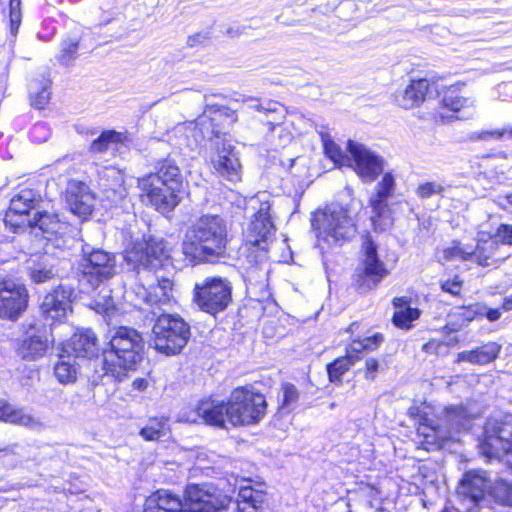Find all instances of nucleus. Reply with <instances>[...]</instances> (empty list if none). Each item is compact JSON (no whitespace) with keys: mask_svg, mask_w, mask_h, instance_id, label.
Listing matches in <instances>:
<instances>
[{"mask_svg":"<svg viewBox=\"0 0 512 512\" xmlns=\"http://www.w3.org/2000/svg\"><path fill=\"white\" fill-rule=\"evenodd\" d=\"M498 422L497 420H492L490 419L486 425H485V431L487 433H490L492 432L495 436H497L498 438H503L502 436V433H503V428L500 427V426H497Z\"/></svg>","mask_w":512,"mask_h":512,"instance_id":"obj_61","label":"nucleus"},{"mask_svg":"<svg viewBox=\"0 0 512 512\" xmlns=\"http://www.w3.org/2000/svg\"><path fill=\"white\" fill-rule=\"evenodd\" d=\"M363 275H359L358 282L366 279L368 287L377 286L384 277L388 275V270L385 264L379 259L377 254V247L370 239L366 237L363 242Z\"/></svg>","mask_w":512,"mask_h":512,"instance_id":"obj_18","label":"nucleus"},{"mask_svg":"<svg viewBox=\"0 0 512 512\" xmlns=\"http://www.w3.org/2000/svg\"><path fill=\"white\" fill-rule=\"evenodd\" d=\"M442 103L451 111L458 112L462 108H474L475 100L471 98H464L457 93L454 87L449 88L443 96Z\"/></svg>","mask_w":512,"mask_h":512,"instance_id":"obj_42","label":"nucleus"},{"mask_svg":"<svg viewBox=\"0 0 512 512\" xmlns=\"http://www.w3.org/2000/svg\"><path fill=\"white\" fill-rule=\"evenodd\" d=\"M395 312L393 315V323L399 327L408 329L412 321L420 316V311L410 306V302L406 297H398L393 300Z\"/></svg>","mask_w":512,"mask_h":512,"instance_id":"obj_32","label":"nucleus"},{"mask_svg":"<svg viewBox=\"0 0 512 512\" xmlns=\"http://www.w3.org/2000/svg\"><path fill=\"white\" fill-rule=\"evenodd\" d=\"M169 432L167 418H151L147 425L141 429L140 435L147 441H156L168 436Z\"/></svg>","mask_w":512,"mask_h":512,"instance_id":"obj_39","label":"nucleus"},{"mask_svg":"<svg viewBox=\"0 0 512 512\" xmlns=\"http://www.w3.org/2000/svg\"><path fill=\"white\" fill-rule=\"evenodd\" d=\"M54 375L63 384L72 383L76 380L77 368L71 355H60L59 361L54 366Z\"/></svg>","mask_w":512,"mask_h":512,"instance_id":"obj_36","label":"nucleus"},{"mask_svg":"<svg viewBox=\"0 0 512 512\" xmlns=\"http://www.w3.org/2000/svg\"><path fill=\"white\" fill-rule=\"evenodd\" d=\"M423 350L429 354H435L439 356L447 355L450 351L448 345L440 340H430L423 345Z\"/></svg>","mask_w":512,"mask_h":512,"instance_id":"obj_54","label":"nucleus"},{"mask_svg":"<svg viewBox=\"0 0 512 512\" xmlns=\"http://www.w3.org/2000/svg\"><path fill=\"white\" fill-rule=\"evenodd\" d=\"M495 240L502 244L512 245V225L501 224L496 230Z\"/></svg>","mask_w":512,"mask_h":512,"instance_id":"obj_56","label":"nucleus"},{"mask_svg":"<svg viewBox=\"0 0 512 512\" xmlns=\"http://www.w3.org/2000/svg\"><path fill=\"white\" fill-rule=\"evenodd\" d=\"M70 295L62 286L46 294L40 306L42 314L54 321L64 319L70 310Z\"/></svg>","mask_w":512,"mask_h":512,"instance_id":"obj_19","label":"nucleus"},{"mask_svg":"<svg viewBox=\"0 0 512 512\" xmlns=\"http://www.w3.org/2000/svg\"><path fill=\"white\" fill-rule=\"evenodd\" d=\"M80 266L82 281H86L92 288H97L116 274V257L101 249L87 251L83 248Z\"/></svg>","mask_w":512,"mask_h":512,"instance_id":"obj_10","label":"nucleus"},{"mask_svg":"<svg viewBox=\"0 0 512 512\" xmlns=\"http://www.w3.org/2000/svg\"><path fill=\"white\" fill-rule=\"evenodd\" d=\"M227 245V226L214 214L199 217L187 229L182 243L184 255L191 261L209 262L223 256Z\"/></svg>","mask_w":512,"mask_h":512,"instance_id":"obj_1","label":"nucleus"},{"mask_svg":"<svg viewBox=\"0 0 512 512\" xmlns=\"http://www.w3.org/2000/svg\"><path fill=\"white\" fill-rule=\"evenodd\" d=\"M266 410L267 402L263 394L252 386L237 387L227 400V422L234 427L258 424Z\"/></svg>","mask_w":512,"mask_h":512,"instance_id":"obj_4","label":"nucleus"},{"mask_svg":"<svg viewBox=\"0 0 512 512\" xmlns=\"http://www.w3.org/2000/svg\"><path fill=\"white\" fill-rule=\"evenodd\" d=\"M31 226L38 227L47 238L53 235L62 234L67 228V224L62 222L57 214L48 212H38L30 221Z\"/></svg>","mask_w":512,"mask_h":512,"instance_id":"obj_31","label":"nucleus"},{"mask_svg":"<svg viewBox=\"0 0 512 512\" xmlns=\"http://www.w3.org/2000/svg\"><path fill=\"white\" fill-rule=\"evenodd\" d=\"M506 133H509V135L512 137V128L509 131H507L505 129H495V130L482 131L479 134L478 138L479 139H483V140H486V139H489V138L500 139Z\"/></svg>","mask_w":512,"mask_h":512,"instance_id":"obj_60","label":"nucleus"},{"mask_svg":"<svg viewBox=\"0 0 512 512\" xmlns=\"http://www.w3.org/2000/svg\"><path fill=\"white\" fill-rule=\"evenodd\" d=\"M28 275L32 282L39 284L53 279L55 271L52 266L39 262L29 266Z\"/></svg>","mask_w":512,"mask_h":512,"instance_id":"obj_44","label":"nucleus"},{"mask_svg":"<svg viewBox=\"0 0 512 512\" xmlns=\"http://www.w3.org/2000/svg\"><path fill=\"white\" fill-rule=\"evenodd\" d=\"M226 409L227 402L207 398L199 402L196 413L204 423L215 427H224L225 421H227Z\"/></svg>","mask_w":512,"mask_h":512,"instance_id":"obj_23","label":"nucleus"},{"mask_svg":"<svg viewBox=\"0 0 512 512\" xmlns=\"http://www.w3.org/2000/svg\"><path fill=\"white\" fill-rule=\"evenodd\" d=\"M29 94L31 104L37 109H41L46 105L50 99L49 81L33 80L29 84Z\"/></svg>","mask_w":512,"mask_h":512,"instance_id":"obj_40","label":"nucleus"},{"mask_svg":"<svg viewBox=\"0 0 512 512\" xmlns=\"http://www.w3.org/2000/svg\"><path fill=\"white\" fill-rule=\"evenodd\" d=\"M0 420L28 427L30 429L42 428V423L22 409H14L0 399Z\"/></svg>","mask_w":512,"mask_h":512,"instance_id":"obj_29","label":"nucleus"},{"mask_svg":"<svg viewBox=\"0 0 512 512\" xmlns=\"http://www.w3.org/2000/svg\"><path fill=\"white\" fill-rule=\"evenodd\" d=\"M107 339L103 349V370L105 374L122 381L141 360L143 338L133 328L118 327L108 332Z\"/></svg>","mask_w":512,"mask_h":512,"instance_id":"obj_2","label":"nucleus"},{"mask_svg":"<svg viewBox=\"0 0 512 512\" xmlns=\"http://www.w3.org/2000/svg\"><path fill=\"white\" fill-rule=\"evenodd\" d=\"M484 315L490 322H494V321H497L498 319H500L502 312L499 308L489 309L486 306V311L484 312Z\"/></svg>","mask_w":512,"mask_h":512,"instance_id":"obj_62","label":"nucleus"},{"mask_svg":"<svg viewBox=\"0 0 512 512\" xmlns=\"http://www.w3.org/2000/svg\"><path fill=\"white\" fill-rule=\"evenodd\" d=\"M486 311V305L481 303H474L466 307H461L458 315L464 320L470 322L477 316H483Z\"/></svg>","mask_w":512,"mask_h":512,"instance_id":"obj_52","label":"nucleus"},{"mask_svg":"<svg viewBox=\"0 0 512 512\" xmlns=\"http://www.w3.org/2000/svg\"><path fill=\"white\" fill-rule=\"evenodd\" d=\"M429 88L427 79H413L404 89L394 93V102L403 109H413L425 101Z\"/></svg>","mask_w":512,"mask_h":512,"instance_id":"obj_20","label":"nucleus"},{"mask_svg":"<svg viewBox=\"0 0 512 512\" xmlns=\"http://www.w3.org/2000/svg\"><path fill=\"white\" fill-rule=\"evenodd\" d=\"M110 290L103 289L93 301V308L105 317H111L115 311V303Z\"/></svg>","mask_w":512,"mask_h":512,"instance_id":"obj_43","label":"nucleus"},{"mask_svg":"<svg viewBox=\"0 0 512 512\" xmlns=\"http://www.w3.org/2000/svg\"><path fill=\"white\" fill-rule=\"evenodd\" d=\"M485 234H479L477 245L473 249V257L480 266L499 267L504 259H496L495 253L499 248L498 241L491 238H484Z\"/></svg>","mask_w":512,"mask_h":512,"instance_id":"obj_27","label":"nucleus"},{"mask_svg":"<svg viewBox=\"0 0 512 512\" xmlns=\"http://www.w3.org/2000/svg\"><path fill=\"white\" fill-rule=\"evenodd\" d=\"M216 172L229 181H238L241 177V164L234 147L223 141L217 144V153L212 159Z\"/></svg>","mask_w":512,"mask_h":512,"instance_id":"obj_17","label":"nucleus"},{"mask_svg":"<svg viewBox=\"0 0 512 512\" xmlns=\"http://www.w3.org/2000/svg\"><path fill=\"white\" fill-rule=\"evenodd\" d=\"M486 482L485 474L482 471H468L461 480L460 493L477 501L483 496Z\"/></svg>","mask_w":512,"mask_h":512,"instance_id":"obj_30","label":"nucleus"},{"mask_svg":"<svg viewBox=\"0 0 512 512\" xmlns=\"http://www.w3.org/2000/svg\"><path fill=\"white\" fill-rule=\"evenodd\" d=\"M246 281L251 285L266 286L269 274L267 245L246 243Z\"/></svg>","mask_w":512,"mask_h":512,"instance_id":"obj_15","label":"nucleus"},{"mask_svg":"<svg viewBox=\"0 0 512 512\" xmlns=\"http://www.w3.org/2000/svg\"><path fill=\"white\" fill-rule=\"evenodd\" d=\"M49 339L45 333H37L24 338L18 347V355L27 361L43 357L48 349Z\"/></svg>","mask_w":512,"mask_h":512,"instance_id":"obj_26","label":"nucleus"},{"mask_svg":"<svg viewBox=\"0 0 512 512\" xmlns=\"http://www.w3.org/2000/svg\"><path fill=\"white\" fill-rule=\"evenodd\" d=\"M97 338L91 330L75 333L62 351L72 357H91L97 351Z\"/></svg>","mask_w":512,"mask_h":512,"instance_id":"obj_22","label":"nucleus"},{"mask_svg":"<svg viewBox=\"0 0 512 512\" xmlns=\"http://www.w3.org/2000/svg\"><path fill=\"white\" fill-rule=\"evenodd\" d=\"M127 140V135L115 130L104 131L90 146L92 152L102 153Z\"/></svg>","mask_w":512,"mask_h":512,"instance_id":"obj_37","label":"nucleus"},{"mask_svg":"<svg viewBox=\"0 0 512 512\" xmlns=\"http://www.w3.org/2000/svg\"><path fill=\"white\" fill-rule=\"evenodd\" d=\"M65 200L69 210L80 218L86 219L93 211L95 196L90 188L81 181L68 182Z\"/></svg>","mask_w":512,"mask_h":512,"instance_id":"obj_16","label":"nucleus"},{"mask_svg":"<svg viewBox=\"0 0 512 512\" xmlns=\"http://www.w3.org/2000/svg\"><path fill=\"white\" fill-rule=\"evenodd\" d=\"M37 193L30 188L20 190L10 201L9 211L6 213V218L12 214L25 215L34 208L37 201Z\"/></svg>","mask_w":512,"mask_h":512,"instance_id":"obj_33","label":"nucleus"},{"mask_svg":"<svg viewBox=\"0 0 512 512\" xmlns=\"http://www.w3.org/2000/svg\"><path fill=\"white\" fill-rule=\"evenodd\" d=\"M443 258L446 261L454 259L469 260L473 258V248H465L460 243H454L443 250Z\"/></svg>","mask_w":512,"mask_h":512,"instance_id":"obj_49","label":"nucleus"},{"mask_svg":"<svg viewBox=\"0 0 512 512\" xmlns=\"http://www.w3.org/2000/svg\"><path fill=\"white\" fill-rule=\"evenodd\" d=\"M152 333L156 350L166 355H175L186 346L190 338V327L181 317L163 313L157 317Z\"/></svg>","mask_w":512,"mask_h":512,"instance_id":"obj_7","label":"nucleus"},{"mask_svg":"<svg viewBox=\"0 0 512 512\" xmlns=\"http://www.w3.org/2000/svg\"><path fill=\"white\" fill-rule=\"evenodd\" d=\"M312 226L318 236L327 242H338L353 237L356 225L348 210L340 204H330L314 213Z\"/></svg>","mask_w":512,"mask_h":512,"instance_id":"obj_6","label":"nucleus"},{"mask_svg":"<svg viewBox=\"0 0 512 512\" xmlns=\"http://www.w3.org/2000/svg\"><path fill=\"white\" fill-rule=\"evenodd\" d=\"M282 398H281V410L290 412L299 398V392L297 388L291 383H285L282 385Z\"/></svg>","mask_w":512,"mask_h":512,"instance_id":"obj_47","label":"nucleus"},{"mask_svg":"<svg viewBox=\"0 0 512 512\" xmlns=\"http://www.w3.org/2000/svg\"><path fill=\"white\" fill-rule=\"evenodd\" d=\"M249 101L251 102V104L249 105V107L251 109H254L259 112H265V113H267V112L275 113L278 111L279 106H280L277 102H273V101H267L265 103H261L255 99H249Z\"/></svg>","mask_w":512,"mask_h":512,"instance_id":"obj_58","label":"nucleus"},{"mask_svg":"<svg viewBox=\"0 0 512 512\" xmlns=\"http://www.w3.org/2000/svg\"><path fill=\"white\" fill-rule=\"evenodd\" d=\"M501 351V345L496 342H488L483 346L470 351L458 353L456 362H469L476 365H485L494 361Z\"/></svg>","mask_w":512,"mask_h":512,"instance_id":"obj_25","label":"nucleus"},{"mask_svg":"<svg viewBox=\"0 0 512 512\" xmlns=\"http://www.w3.org/2000/svg\"><path fill=\"white\" fill-rule=\"evenodd\" d=\"M395 182L391 174L386 173L382 180L377 184V193L370 201L376 216L380 217L386 208L387 199L392 195Z\"/></svg>","mask_w":512,"mask_h":512,"instance_id":"obj_34","label":"nucleus"},{"mask_svg":"<svg viewBox=\"0 0 512 512\" xmlns=\"http://www.w3.org/2000/svg\"><path fill=\"white\" fill-rule=\"evenodd\" d=\"M149 512L184 511L183 501L176 495L166 490H159L152 494L146 501Z\"/></svg>","mask_w":512,"mask_h":512,"instance_id":"obj_28","label":"nucleus"},{"mask_svg":"<svg viewBox=\"0 0 512 512\" xmlns=\"http://www.w3.org/2000/svg\"><path fill=\"white\" fill-rule=\"evenodd\" d=\"M243 482L249 484L250 479H243ZM258 488L250 485H241L239 487L237 506L239 512H257L265 499L264 483H257Z\"/></svg>","mask_w":512,"mask_h":512,"instance_id":"obj_24","label":"nucleus"},{"mask_svg":"<svg viewBox=\"0 0 512 512\" xmlns=\"http://www.w3.org/2000/svg\"><path fill=\"white\" fill-rule=\"evenodd\" d=\"M320 137L324 146L325 154L336 165H348L351 162V156L344 154L342 149L331 139L330 135L326 132H320Z\"/></svg>","mask_w":512,"mask_h":512,"instance_id":"obj_41","label":"nucleus"},{"mask_svg":"<svg viewBox=\"0 0 512 512\" xmlns=\"http://www.w3.org/2000/svg\"><path fill=\"white\" fill-rule=\"evenodd\" d=\"M463 281L459 276H454L451 279H447L441 282V288L443 291L450 293L451 295L457 296L460 294L462 289Z\"/></svg>","mask_w":512,"mask_h":512,"instance_id":"obj_55","label":"nucleus"},{"mask_svg":"<svg viewBox=\"0 0 512 512\" xmlns=\"http://www.w3.org/2000/svg\"><path fill=\"white\" fill-rule=\"evenodd\" d=\"M209 112L204 110L203 114L197 118L195 122H191L190 126H193L195 131V138L198 139H209L212 140L213 137L219 138L220 131L217 129L216 118L212 116Z\"/></svg>","mask_w":512,"mask_h":512,"instance_id":"obj_35","label":"nucleus"},{"mask_svg":"<svg viewBox=\"0 0 512 512\" xmlns=\"http://www.w3.org/2000/svg\"><path fill=\"white\" fill-rule=\"evenodd\" d=\"M347 149L351 156L349 166L365 181H374L384 169V160L363 144L349 140Z\"/></svg>","mask_w":512,"mask_h":512,"instance_id":"obj_13","label":"nucleus"},{"mask_svg":"<svg viewBox=\"0 0 512 512\" xmlns=\"http://www.w3.org/2000/svg\"><path fill=\"white\" fill-rule=\"evenodd\" d=\"M232 497L222 495L211 484H190L185 490L184 512H218L229 505Z\"/></svg>","mask_w":512,"mask_h":512,"instance_id":"obj_9","label":"nucleus"},{"mask_svg":"<svg viewBox=\"0 0 512 512\" xmlns=\"http://www.w3.org/2000/svg\"><path fill=\"white\" fill-rule=\"evenodd\" d=\"M206 101V112L213 114L212 116L219 119H225L228 124H232L237 121L236 111L219 104L209 103L208 98L205 96Z\"/></svg>","mask_w":512,"mask_h":512,"instance_id":"obj_46","label":"nucleus"},{"mask_svg":"<svg viewBox=\"0 0 512 512\" xmlns=\"http://www.w3.org/2000/svg\"><path fill=\"white\" fill-rule=\"evenodd\" d=\"M481 456L487 461L497 459L512 469V450H482Z\"/></svg>","mask_w":512,"mask_h":512,"instance_id":"obj_51","label":"nucleus"},{"mask_svg":"<svg viewBox=\"0 0 512 512\" xmlns=\"http://www.w3.org/2000/svg\"><path fill=\"white\" fill-rule=\"evenodd\" d=\"M79 46V40L76 38H69L62 42L61 53L59 55V61L63 65H70L71 62L77 56V50Z\"/></svg>","mask_w":512,"mask_h":512,"instance_id":"obj_48","label":"nucleus"},{"mask_svg":"<svg viewBox=\"0 0 512 512\" xmlns=\"http://www.w3.org/2000/svg\"><path fill=\"white\" fill-rule=\"evenodd\" d=\"M170 257V249L163 239H149L136 243L126 252V261L140 272L141 269L156 271L163 267Z\"/></svg>","mask_w":512,"mask_h":512,"instance_id":"obj_8","label":"nucleus"},{"mask_svg":"<svg viewBox=\"0 0 512 512\" xmlns=\"http://www.w3.org/2000/svg\"><path fill=\"white\" fill-rule=\"evenodd\" d=\"M263 195L250 199V206L255 210L246 234V241L254 244L267 245L268 239L274 234L275 226L270 214L271 203L262 199Z\"/></svg>","mask_w":512,"mask_h":512,"instance_id":"obj_12","label":"nucleus"},{"mask_svg":"<svg viewBox=\"0 0 512 512\" xmlns=\"http://www.w3.org/2000/svg\"><path fill=\"white\" fill-rule=\"evenodd\" d=\"M410 416L414 418L417 425V433L423 436L426 443L434 444L437 440L453 438V432L468 430L471 428V422L474 416L463 407H450L446 409V422L449 426V435L447 431L435 426V421L428 416L425 411L419 407L409 409Z\"/></svg>","mask_w":512,"mask_h":512,"instance_id":"obj_5","label":"nucleus"},{"mask_svg":"<svg viewBox=\"0 0 512 512\" xmlns=\"http://www.w3.org/2000/svg\"><path fill=\"white\" fill-rule=\"evenodd\" d=\"M502 308L505 311L512 310V296L507 297V298L504 299Z\"/></svg>","mask_w":512,"mask_h":512,"instance_id":"obj_64","label":"nucleus"},{"mask_svg":"<svg viewBox=\"0 0 512 512\" xmlns=\"http://www.w3.org/2000/svg\"><path fill=\"white\" fill-rule=\"evenodd\" d=\"M383 336L379 333L365 337L363 339L353 340L350 344V353H355L359 356L362 351H373L375 350L382 342Z\"/></svg>","mask_w":512,"mask_h":512,"instance_id":"obj_45","label":"nucleus"},{"mask_svg":"<svg viewBox=\"0 0 512 512\" xmlns=\"http://www.w3.org/2000/svg\"><path fill=\"white\" fill-rule=\"evenodd\" d=\"M28 294L24 285L11 279L0 283V317L16 320L26 309Z\"/></svg>","mask_w":512,"mask_h":512,"instance_id":"obj_14","label":"nucleus"},{"mask_svg":"<svg viewBox=\"0 0 512 512\" xmlns=\"http://www.w3.org/2000/svg\"><path fill=\"white\" fill-rule=\"evenodd\" d=\"M444 191V187L437 182H425L418 186L417 195L420 198H429L436 194H441Z\"/></svg>","mask_w":512,"mask_h":512,"instance_id":"obj_53","label":"nucleus"},{"mask_svg":"<svg viewBox=\"0 0 512 512\" xmlns=\"http://www.w3.org/2000/svg\"><path fill=\"white\" fill-rule=\"evenodd\" d=\"M211 39V32L206 30V31H201V32H197L191 36L188 37L187 39V45L189 47H197V46H200V45H204L205 43H207L209 40Z\"/></svg>","mask_w":512,"mask_h":512,"instance_id":"obj_59","label":"nucleus"},{"mask_svg":"<svg viewBox=\"0 0 512 512\" xmlns=\"http://www.w3.org/2000/svg\"><path fill=\"white\" fill-rule=\"evenodd\" d=\"M184 178L171 159L159 160L154 172L139 179L138 185L149 203L160 213L171 212L179 203V193L183 189Z\"/></svg>","mask_w":512,"mask_h":512,"instance_id":"obj_3","label":"nucleus"},{"mask_svg":"<svg viewBox=\"0 0 512 512\" xmlns=\"http://www.w3.org/2000/svg\"><path fill=\"white\" fill-rule=\"evenodd\" d=\"M495 500L503 505L512 507V485L506 481H498L495 483L493 490Z\"/></svg>","mask_w":512,"mask_h":512,"instance_id":"obj_50","label":"nucleus"},{"mask_svg":"<svg viewBox=\"0 0 512 512\" xmlns=\"http://www.w3.org/2000/svg\"><path fill=\"white\" fill-rule=\"evenodd\" d=\"M360 359V356L355 353H350V347H348L346 356L336 359L334 362L327 365V372L329 380L331 382H337L341 380V376L354 365L356 361Z\"/></svg>","mask_w":512,"mask_h":512,"instance_id":"obj_38","label":"nucleus"},{"mask_svg":"<svg viewBox=\"0 0 512 512\" xmlns=\"http://www.w3.org/2000/svg\"><path fill=\"white\" fill-rule=\"evenodd\" d=\"M365 378L373 381L378 372L383 371V365L375 358H368L365 362Z\"/></svg>","mask_w":512,"mask_h":512,"instance_id":"obj_57","label":"nucleus"},{"mask_svg":"<svg viewBox=\"0 0 512 512\" xmlns=\"http://www.w3.org/2000/svg\"><path fill=\"white\" fill-rule=\"evenodd\" d=\"M195 301L198 306L210 314L226 309L231 301V286L226 279L208 277L195 286Z\"/></svg>","mask_w":512,"mask_h":512,"instance_id":"obj_11","label":"nucleus"},{"mask_svg":"<svg viewBox=\"0 0 512 512\" xmlns=\"http://www.w3.org/2000/svg\"><path fill=\"white\" fill-rule=\"evenodd\" d=\"M139 290L138 293L145 303L156 306L162 311H165L173 301L172 282L167 278L158 279L157 284L151 285L149 289L141 286Z\"/></svg>","mask_w":512,"mask_h":512,"instance_id":"obj_21","label":"nucleus"},{"mask_svg":"<svg viewBox=\"0 0 512 512\" xmlns=\"http://www.w3.org/2000/svg\"><path fill=\"white\" fill-rule=\"evenodd\" d=\"M147 386H148V382H147V380H145L143 378H137L132 383V387L138 391L145 390L147 388Z\"/></svg>","mask_w":512,"mask_h":512,"instance_id":"obj_63","label":"nucleus"}]
</instances>
